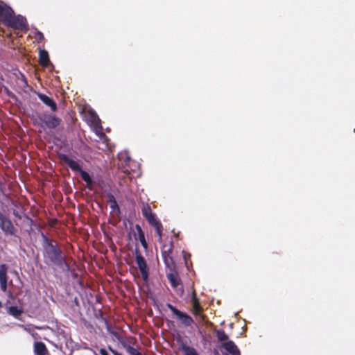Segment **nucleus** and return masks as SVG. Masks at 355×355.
Returning a JSON list of instances; mask_svg holds the SVG:
<instances>
[{
  "mask_svg": "<svg viewBox=\"0 0 355 355\" xmlns=\"http://www.w3.org/2000/svg\"><path fill=\"white\" fill-rule=\"evenodd\" d=\"M43 256L46 264H53L60 268L69 269V265L63 255L57 241L43 235Z\"/></svg>",
  "mask_w": 355,
  "mask_h": 355,
  "instance_id": "1",
  "label": "nucleus"
},
{
  "mask_svg": "<svg viewBox=\"0 0 355 355\" xmlns=\"http://www.w3.org/2000/svg\"><path fill=\"white\" fill-rule=\"evenodd\" d=\"M3 21L6 26L14 29L20 30L24 32H26L28 30L26 19L21 15H15L14 11L11 8Z\"/></svg>",
  "mask_w": 355,
  "mask_h": 355,
  "instance_id": "2",
  "label": "nucleus"
},
{
  "mask_svg": "<svg viewBox=\"0 0 355 355\" xmlns=\"http://www.w3.org/2000/svg\"><path fill=\"white\" fill-rule=\"evenodd\" d=\"M62 119L56 115L49 113H42L37 116V123L43 128L54 129L58 127Z\"/></svg>",
  "mask_w": 355,
  "mask_h": 355,
  "instance_id": "3",
  "label": "nucleus"
},
{
  "mask_svg": "<svg viewBox=\"0 0 355 355\" xmlns=\"http://www.w3.org/2000/svg\"><path fill=\"white\" fill-rule=\"evenodd\" d=\"M173 250V243L171 241L168 245L164 244L162 247L161 252L163 261L168 270L175 269V263L171 256Z\"/></svg>",
  "mask_w": 355,
  "mask_h": 355,
  "instance_id": "4",
  "label": "nucleus"
},
{
  "mask_svg": "<svg viewBox=\"0 0 355 355\" xmlns=\"http://www.w3.org/2000/svg\"><path fill=\"white\" fill-rule=\"evenodd\" d=\"M148 224L153 227L157 236V241L161 243L162 242V236L164 227L161 221L158 219L157 215L153 212L144 218Z\"/></svg>",
  "mask_w": 355,
  "mask_h": 355,
  "instance_id": "5",
  "label": "nucleus"
},
{
  "mask_svg": "<svg viewBox=\"0 0 355 355\" xmlns=\"http://www.w3.org/2000/svg\"><path fill=\"white\" fill-rule=\"evenodd\" d=\"M148 224L153 227L157 236V241L161 243L162 242V236L164 227L161 221L158 219L157 215L153 212L144 218Z\"/></svg>",
  "mask_w": 355,
  "mask_h": 355,
  "instance_id": "6",
  "label": "nucleus"
},
{
  "mask_svg": "<svg viewBox=\"0 0 355 355\" xmlns=\"http://www.w3.org/2000/svg\"><path fill=\"white\" fill-rule=\"evenodd\" d=\"M166 306L184 327H189L194 322L191 316L184 312L180 311L171 304H166Z\"/></svg>",
  "mask_w": 355,
  "mask_h": 355,
  "instance_id": "7",
  "label": "nucleus"
},
{
  "mask_svg": "<svg viewBox=\"0 0 355 355\" xmlns=\"http://www.w3.org/2000/svg\"><path fill=\"white\" fill-rule=\"evenodd\" d=\"M0 229L6 235L13 236L17 232L12 221L1 212H0Z\"/></svg>",
  "mask_w": 355,
  "mask_h": 355,
  "instance_id": "8",
  "label": "nucleus"
},
{
  "mask_svg": "<svg viewBox=\"0 0 355 355\" xmlns=\"http://www.w3.org/2000/svg\"><path fill=\"white\" fill-rule=\"evenodd\" d=\"M135 261L140 270L142 279L146 282L148 279V268L144 257L139 253H136Z\"/></svg>",
  "mask_w": 355,
  "mask_h": 355,
  "instance_id": "9",
  "label": "nucleus"
},
{
  "mask_svg": "<svg viewBox=\"0 0 355 355\" xmlns=\"http://www.w3.org/2000/svg\"><path fill=\"white\" fill-rule=\"evenodd\" d=\"M60 160L65 164L73 171L80 172L82 169L78 162L70 159L67 155L59 153L58 155Z\"/></svg>",
  "mask_w": 355,
  "mask_h": 355,
  "instance_id": "10",
  "label": "nucleus"
},
{
  "mask_svg": "<svg viewBox=\"0 0 355 355\" xmlns=\"http://www.w3.org/2000/svg\"><path fill=\"white\" fill-rule=\"evenodd\" d=\"M8 266L5 263L0 264V286L2 291L6 292L7 290L8 282Z\"/></svg>",
  "mask_w": 355,
  "mask_h": 355,
  "instance_id": "11",
  "label": "nucleus"
},
{
  "mask_svg": "<svg viewBox=\"0 0 355 355\" xmlns=\"http://www.w3.org/2000/svg\"><path fill=\"white\" fill-rule=\"evenodd\" d=\"M169 272H166V277L168 279L171 286L177 289L178 286L180 285L181 280L178 277L177 272L174 270H168Z\"/></svg>",
  "mask_w": 355,
  "mask_h": 355,
  "instance_id": "12",
  "label": "nucleus"
},
{
  "mask_svg": "<svg viewBox=\"0 0 355 355\" xmlns=\"http://www.w3.org/2000/svg\"><path fill=\"white\" fill-rule=\"evenodd\" d=\"M191 304L193 308V314L194 315H200L202 312L203 309L200 304V300L198 298L195 291H193L192 293Z\"/></svg>",
  "mask_w": 355,
  "mask_h": 355,
  "instance_id": "13",
  "label": "nucleus"
},
{
  "mask_svg": "<svg viewBox=\"0 0 355 355\" xmlns=\"http://www.w3.org/2000/svg\"><path fill=\"white\" fill-rule=\"evenodd\" d=\"M37 96L41 101L43 102L46 105L49 106L53 112H55L58 109V106L54 100L46 94L37 92Z\"/></svg>",
  "mask_w": 355,
  "mask_h": 355,
  "instance_id": "14",
  "label": "nucleus"
},
{
  "mask_svg": "<svg viewBox=\"0 0 355 355\" xmlns=\"http://www.w3.org/2000/svg\"><path fill=\"white\" fill-rule=\"evenodd\" d=\"M223 347L225 350H227L232 355H241L239 348L235 345V343L232 340H229V341L223 343Z\"/></svg>",
  "mask_w": 355,
  "mask_h": 355,
  "instance_id": "15",
  "label": "nucleus"
},
{
  "mask_svg": "<svg viewBox=\"0 0 355 355\" xmlns=\"http://www.w3.org/2000/svg\"><path fill=\"white\" fill-rule=\"evenodd\" d=\"M34 353L35 355H46L48 349L45 344L42 342H35L34 343Z\"/></svg>",
  "mask_w": 355,
  "mask_h": 355,
  "instance_id": "16",
  "label": "nucleus"
},
{
  "mask_svg": "<svg viewBox=\"0 0 355 355\" xmlns=\"http://www.w3.org/2000/svg\"><path fill=\"white\" fill-rule=\"evenodd\" d=\"M39 62L43 67H47L49 63V56L48 52L44 49L40 50Z\"/></svg>",
  "mask_w": 355,
  "mask_h": 355,
  "instance_id": "17",
  "label": "nucleus"
},
{
  "mask_svg": "<svg viewBox=\"0 0 355 355\" xmlns=\"http://www.w3.org/2000/svg\"><path fill=\"white\" fill-rule=\"evenodd\" d=\"M107 202L110 203V209L113 211H117L118 212L120 211V208L118 205V203L115 199V197L113 194L112 193H108L107 195Z\"/></svg>",
  "mask_w": 355,
  "mask_h": 355,
  "instance_id": "18",
  "label": "nucleus"
},
{
  "mask_svg": "<svg viewBox=\"0 0 355 355\" xmlns=\"http://www.w3.org/2000/svg\"><path fill=\"white\" fill-rule=\"evenodd\" d=\"M82 179L86 182L87 184V187L89 188V189H92V186H93V181H92V179L91 178L89 174L83 171V170H81L80 172H79Z\"/></svg>",
  "mask_w": 355,
  "mask_h": 355,
  "instance_id": "19",
  "label": "nucleus"
},
{
  "mask_svg": "<svg viewBox=\"0 0 355 355\" xmlns=\"http://www.w3.org/2000/svg\"><path fill=\"white\" fill-rule=\"evenodd\" d=\"M180 349L184 355H198L196 350L193 347L187 345H181Z\"/></svg>",
  "mask_w": 355,
  "mask_h": 355,
  "instance_id": "20",
  "label": "nucleus"
},
{
  "mask_svg": "<svg viewBox=\"0 0 355 355\" xmlns=\"http://www.w3.org/2000/svg\"><path fill=\"white\" fill-rule=\"evenodd\" d=\"M8 311L9 314L17 319L19 318L23 313V309L15 306H10Z\"/></svg>",
  "mask_w": 355,
  "mask_h": 355,
  "instance_id": "21",
  "label": "nucleus"
},
{
  "mask_svg": "<svg viewBox=\"0 0 355 355\" xmlns=\"http://www.w3.org/2000/svg\"><path fill=\"white\" fill-rule=\"evenodd\" d=\"M141 210L144 218L153 213L151 207L148 203L146 202H142Z\"/></svg>",
  "mask_w": 355,
  "mask_h": 355,
  "instance_id": "22",
  "label": "nucleus"
},
{
  "mask_svg": "<svg viewBox=\"0 0 355 355\" xmlns=\"http://www.w3.org/2000/svg\"><path fill=\"white\" fill-rule=\"evenodd\" d=\"M10 8V7L6 5L4 2L0 1V18L3 19Z\"/></svg>",
  "mask_w": 355,
  "mask_h": 355,
  "instance_id": "23",
  "label": "nucleus"
},
{
  "mask_svg": "<svg viewBox=\"0 0 355 355\" xmlns=\"http://www.w3.org/2000/svg\"><path fill=\"white\" fill-rule=\"evenodd\" d=\"M122 345L127 353L130 355H138L140 353L137 349L126 343H122Z\"/></svg>",
  "mask_w": 355,
  "mask_h": 355,
  "instance_id": "24",
  "label": "nucleus"
},
{
  "mask_svg": "<svg viewBox=\"0 0 355 355\" xmlns=\"http://www.w3.org/2000/svg\"><path fill=\"white\" fill-rule=\"evenodd\" d=\"M216 335L219 341H225L228 339L227 335L223 329L217 330L216 332Z\"/></svg>",
  "mask_w": 355,
  "mask_h": 355,
  "instance_id": "25",
  "label": "nucleus"
},
{
  "mask_svg": "<svg viewBox=\"0 0 355 355\" xmlns=\"http://www.w3.org/2000/svg\"><path fill=\"white\" fill-rule=\"evenodd\" d=\"M135 229L137 231V239L139 240V241L146 239L144 232L139 224H137L135 225Z\"/></svg>",
  "mask_w": 355,
  "mask_h": 355,
  "instance_id": "26",
  "label": "nucleus"
},
{
  "mask_svg": "<svg viewBox=\"0 0 355 355\" xmlns=\"http://www.w3.org/2000/svg\"><path fill=\"white\" fill-rule=\"evenodd\" d=\"M108 349L114 354V355H123L121 353L117 352L111 346L108 347Z\"/></svg>",
  "mask_w": 355,
  "mask_h": 355,
  "instance_id": "27",
  "label": "nucleus"
},
{
  "mask_svg": "<svg viewBox=\"0 0 355 355\" xmlns=\"http://www.w3.org/2000/svg\"><path fill=\"white\" fill-rule=\"evenodd\" d=\"M140 243L144 249L148 248V243L146 239L140 241Z\"/></svg>",
  "mask_w": 355,
  "mask_h": 355,
  "instance_id": "28",
  "label": "nucleus"
},
{
  "mask_svg": "<svg viewBox=\"0 0 355 355\" xmlns=\"http://www.w3.org/2000/svg\"><path fill=\"white\" fill-rule=\"evenodd\" d=\"M101 355H109L108 352L105 349L101 348L99 350Z\"/></svg>",
  "mask_w": 355,
  "mask_h": 355,
  "instance_id": "29",
  "label": "nucleus"
},
{
  "mask_svg": "<svg viewBox=\"0 0 355 355\" xmlns=\"http://www.w3.org/2000/svg\"><path fill=\"white\" fill-rule=\"evenodd\" d=\"M21 80L23 81L25 86H28V81L26 80V78L24 76V75L21 74Z\"/></svg>",
  "mask_w": 355,
  "mask_h": 355,
  "instance_id": "30",
  "label": "nucleus"
},
{
  "mask_svg": "<svg viewBox=\"0 0 355 355\" xmlns=\"http://www.w3.org/2000/svg\"><path fill=\"white\" fill-rule=\"evenodd\" d=\"M214 355H219L218 352H216Z\"/></svg>",
  "mask_w": 355,
  "mask_h": 355,
  "instance_id": "31",
  "label": "nucleus"
},
{
  "mask_svg": "<svg viewBox=\"0 0 355 355\" xmlns=\"http://www.w3.org/2000/svg\"><path fill=\"white\" fill-rule=\"evenodd\" d=\"M39 34H40V35L41 37H43V35H42V33H40Z\"/></svg>",
  "mask_w": 355,
  "mask_h": 355,
  "instance_id": "32",
  "label": "nucleus"
},
{
  "mask_svg": "<svg viewBox=\"0 0 355 355\" xmlns=\"http://www.w3.org/2000/svg\"><path fill=\"white\" fill-rule=\"evenodd\" d=\"M183 291H184L183 288H181V293H183Z\"/></svg>",
  "mask_w": 355,
  "mask_h": 355,
  "instance_id": "33",
  "label": "nucleus"
},
{
  "mask_svg": "<svg viewBox=\"0 0 355 355\" xmlns=\"http://www.w3.org/2000/svg\"><path fill=\"white\" fill-rule=\"evenodd\" d=\"M2 306V303L0 302V308Z\"/></svg>",
  "mask_w": 355,
  "mask_h": 355,
  "instance_id": "34",
  "label": "nucleus"
},
{
  "mask_svg": "<svg viewBox=\"0 0 355 355\" xmlns=\"http://www.w3.org/2000/svg\"><path fill=\"white\" fill-rule=\"evenodd\" d=\"M138 355H142V354L140 352Z\"/></svg>",
  "mask_w": 355,
  "mask_h": 355,
  "instance_id": "35",
  "label": "nucleus"
},
{
  "mask_svg": "<svg viewBox=\"0 0 355 355\" xmlns=\"http://www.w3.org/2000/svg\"><path fill=\"white\" fill-rule=\"evenodd\" d=\"M224 355H228V354H224Z\"/></svg>",
  "mask_w": 355,
  "mask_h": 355,
  "instance_id": "36",
  "label": "nucleus"
}]
</instances>
